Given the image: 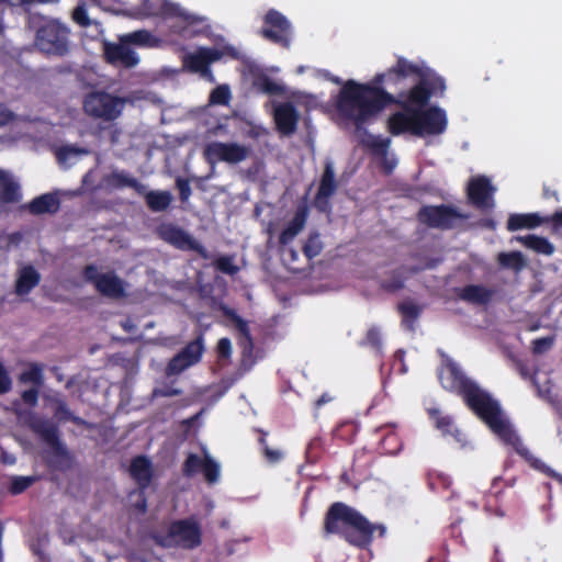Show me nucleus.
Returning <instances> with one entry per match:
<instances>
[{"label": "nucleus", "instance_id": "f257e3e1", "mask_svg": "<svg viewBox=\"0 0 562 562\" xmlns=\"http://www.w3.org/2000/svg\"><path fill=\"white\" fill-rule=\"evenodd\" d=\"M398 75L402 77L417 74L420 81L404 98V109L389 119V128L392 134L409 132L416 136L438 135L447 127L446 112L439 108H429L422 110L428 102L430 95L438 90H445V82L441 78H436L434 85L428 89L429 74H425L418 66L400 58L394 69L389 76Z\"/></svg>", "mask_w": 562, "mask_h": 562}, {"label": "nucleus", "instance_id": "f03ea898", "mask_svg": "<svg viewBox=\"0 0 562 562\" xmlns=\"http://www.w3.org/2000/svg\"><path fill=\"white\" fill-rule=\"evenodd\" d=\"M439 380L447 390L462 394L467 404L490 427V429L506 445L513 446L516 451L531 461L532 465L552 474L538 460H531L529 450L521 443L508 418L501 409L498 403L472 381L468 380L459 367L448 360L439 372Z\"/></svg>", "mask_w": 562, "mask_h": 562}, {"label": "nucleus", "instance_id": "7ed1b4c3", "mask_svg": "<svg viewBox=\"0 0 562 562\" xmlns=\"http://www.w3.org/2000/svg\"><path fill=\"white\" fill-rule=\"evenodd\" d=\"M391 100L392 97L389 93L378 88L358 86L350 81L340 92L338 109L359 127L376 115L384 103Z\"/></svg>", "mask_w": 562, "mask_h": 562}, {"label": "nucleus", "instance_id": "20e7f679", "mask_svg": "<svg viewBox=\"0 0 562 562\" xmlns=\"http://www.w3.org/2000/svg\"><path fill=\"white\" fill-rule=\"evenodd\" d=\"M374 526L356 509L335 503L325 519L326 533H340L351 544L363 547L371 541Z\"/></svg>", "mask_w": 562, "mask_h": 562}, {"label": "nucleus", "instance_id": "39448f33", "mask_svg": "<svg viewBox=\"0 0 562 562\" xmlns=\"http://www.w3.org/2000/svg\"><path fill=\"white\" fill-rule=\"evenodd\" d=\"M126 105V99L105 91H92L82 102L85 113L103 122L117 120Z\"/></svg>", "mask_w": 562, "mask_h": 562}, {"label": "nucleus", "instance_id": "423d86ee", "mask_svg": "<svg viewBox=\"0 0 562 562\" xmlns=\"http://www.w3.org/2000/svg\"><path fill=\"white\" fill-rule=\"evenodd\" d=\"M155 542L164 548L181 547L192 549L201 542V531L196 522L192 520H179L173 522L167 532L153 533Z\"/></svg>", "mask_w": 562, "mask_h": 562}, {"label": "nucleus", "instance_id": "0eeeda50", "mask_svg": "<svg viewBox=\"0 0 562 562\" xmlns=\"http://www.w3.org/2000/svg\"><path fill=\"white\" fill-rule=\"evenodd\" d=\"M224 56L237 58L238 52L235 47L229 45L221 47H200L193 53L186 54L182 61L184 68L193 72H199L203 78L213 82L214 76L209 65L220 60Z\"/></svg>", "mask_w": 562, "mask_h": 562}, {"label": "nucleus", "instance_id": "6e6552de", "mask_svg": "<svg viewBox=\"0 0 562 562\" xmlns=\"http://www.w3.org/2000/svg\"><path fill=\"white\" fill-rule=\"evenodd\" d=\"M36 46L48 55L63 56L68 53V29L55 20L46 21L37 30Z\"/></svg>", "mask_w": 562, "mask_h": 562}, {"label": "nucleus", "instance_id": "1a4fd4ad", "mask_svg": "<svg viewBox=\"0 0 562 562\" xmlns=\"http://www.w3.org/2000/svg\"><path fill=\"white\" fill-rule=\"evenodd\" d=\"M252 155V148L236 142H211L204 148V156L211 164H240Z\"/></svg>", "mask_w": 562, "mask_h": 562}, {"label": "nucleus", "instance_id": "9d476101", "mask_svg": "<svg viewBox=\"0 0 562 562\" xmlns=\"http://www.w3.org/2000/svg\"><path fill=\"white\" fill-rule=\"evenodd\" d=\"M83 276L104 296L120 299L126 295L125 281L113 271L100 272L95 266H87Z\"/></svg>", "mask_w": 562, "mask_h": 562}, {"label": "nucleus", "instance_id": "9b49d317", "mask_svg": "<svg viewBox=\"0 0 562 562\" xmlns=\"http://www.w3.org/2000/svg\"><path fill=\"white\" fill-rule=\"evenodd\" d=\"M156 234L165 243L180 250L196 251L203 258H207V251L191 234L173 223H161L156 228Z\"/></svg>", "mask_w": 562, "mask_h": 562}, {"label": "nucleus", "instance_id": "f8f14e48", "mask_svg": "<svg viewBox=\"0 0 562 562\" xmlns=\"http://www.w3.org/2000/svg\"><path fill=\"white\" fill-rule=\"evenodd\" d=\"M103 54L106 61L115 67L133 68L139 63V57L130 43L121 35L117 42H104Z\"/></svg>", "mask_w": 562, "mask_h": 562}, {"label": "nucleus", "instance_id": "ddd939ff", "mask_svg": "<svg viewBox=\"0 0 562 562\" xmlns=\"http://www.w3.org/2000/svg\"><path fill=\"white\" fill-rule=\"evenodd\" d=\"M204 347L202 338L188 344V346L176 355L166 368V375H178L186 369L196 364L203 355Z\"/></svg>", "mask_w": 562, "mask_h": 562}, {"label": "nucleus", "instance_id": "4468645a", "mask_svg": "<svg viewBox=\"0 0 562 562\" xmlns=\"http://www.w3.org/2000/svg\"><path fill=\"white\" fill-rule=\"evenodd\" d=\"M145 11L149 15H161L165 18H179L187 25L198 24L204 21V18L190 14L179 4L168 0H146Z\"/></svg>", "mask_w": 562, "mask_h": 562}, {"label": "nucleus", "instance_id": "2eb2a0df", "mask_svg": "<svg viewBox=\"0 0 562 562\" xmlns=\"http://www.w3.org/2000/svg\"><path fill=\"white\" fill-rule=\"evenodd\" d=\"M265 23L262 35L274 43L289 47L291 25L286 18L276 10H270L265 16Z\"/></svg>", "mask_w": 562, "mask_h": 562}, {"label": "nucleus", "instance_id": "dca6fc26", "mask_svg": "<svg viewBox=\"0 0 562 562\" xmlns=\"http://www.w3.org/2000/svg\"><path fill=\"white\" fill-rule=\"evenodd\" d=\"M18 417L27 425L36 435L49 446H56L58 441L57 427L48 419L37 416L32 412H16Z\"/></svg>", "mask_w": 562, "mask_h": 562}, {"label": "nucleus", "instance_id": "f3484780", "mask_svg": "<svg viewBox=\"0 0 562 562\" xmlns=\"http://www.w3.org/2000/svg\"><path fill=\"white\" fill-rule=\"evenodd\" d=\"M273 119L278 131L282 135L290 136L296 131L300 114L291 102L276 103Z\"/></svg>", "mask_w": 562, "mask_h": 562}, {"label": "nucleus", "instance_id": "a211bd4d", "mask_svg": "<svg viewBox=\"0 0 562 562\" xmlns=\"http://www.w3.org/2000/svg\"><path fill=\"white\" fill-rule=\"evenodd\" d=\"M495 188L485 177L472 178L468 186L469 199L481 209H491L494 205L493 193Z\"/></svg>", "mask_w": 562, "mask_h": 562}, {"label": "nucleus", "instance_id": "6ab92c4d", "mask_svg": "<svg viewBox=\"0 0 562 562\" xmlns=\"http://www.w3.org/2000/svg\"><path fill=\"white\" fill-rule=\"evenodd\" d=\"M420 222L438 228L452 226L459 215L447 206H425L418 213Z\"/></svg>", "mask_w": 562, "mask_h": 562}, {"label": "nucleus", "instance_id": "aec40b11", "mask_svg": "<svg viewBox=\"0 0 562 562\" xmlns=\"http://www.w3.org/2000/svg\"><path fill=\"white\" fill-rule=\"evenodd\" d=\"M336 190L335 171L333 162L325 164V170L322 176L321 184L316 195L315 203L321 210H325L328 204V199Z\"/></svg>", "mask_w": 562, "mask_h": 562}, {"label": "nucleus", "instance_id": "412c9836", "mask_svg": "<svg viewBox=\"0 0 562 562\" xmlns=\"http://www.w3.org/2000/svg\"><path fill=\"white\" fill-rule=\"evenodd\" d=\"M131 476L138 484L140 490L146 488L154 475V469L150 460L144 456H138L132 460L130 467Z\"/></svg>", "mask_w": 562, "mask_h": 562}, {"label": "nucleus", "instance_id": "4be33fe9", "mask_svg": "<svg viewBox=\"0 0 562 562\" xmlns=\"http://www.w3.org/2000/svg\"><path fill=\"white\" fill-rule=\"evenodd\" d=\"M21 199V190L19 182L14 177L0 169V200L5 203L19 202Z\"/></svg>", "mask_w": 562, "mask_h": 562}, {"label": "nucleus", "instance_id": "5701e85b", "mask_svg": "<svg viewBox=\"0 0 562 562\" xmlns=\"http://www.w3.org/2000/svg\"><path fill=\"white\" fill-rule=\"evenodd\" d=\"M307 218L306 207H300L288 226L282 231L279 241L282 246L290 244L305 227Z\"/></svg>", "mask_w": 562, "mask_h": 562}, {"label": "nucleus", "instance_id": "b1692460", "mask_svg": "<svg viewBox=\"0 0 562 562\" xmlns=\"http://www.w3.org/2000/svg\"><path fill=\"white\" fill-rule=\"evenodd\" d=\"M41 280L40 273L32 266H24L19 270L15 283V292L18 295H25L38 284Z\"/></svg>", "mask_w": 562, "mask_h": 562}, {"label": "nucleus", "instance_id": "393cba45", "mask_svg": "<svg viewBox=\"0 0 562 562\" xmlns=\"http://www.w3.org/2000/svg\"><path fill=\"white\" fill-rule=\"evenodd\" d=\"M59 199L53 193H46L35 198L30 204L29 210L32 214L55 213L59 209Z\"/></svg>", "mask_w": 562, "mask_h": 562}, {"label": "nucleus", "instance_id": "a878e982", "mask_svg": "<svg viewBox=\"0 0 562 562\" xmlns=\"http://www.w3.org/2000/svg\"><path fill=\"white\" fill-rule=\"evenodd\" d=\"M145 201L148 209L153 212H165L173 201V196L169 191H145Z\"/></svg>", "mask_w": 562, "mask_h": 562}, {"label": "nucleus", "instance_id": "bb28decb", "mask_svg": "<svg viewBox=\"0 0 562 562\" xmlns=\"http://www.w3.org/2000/svg\"><path fill=\"white\" fill-rule=\"evenodd\" d=\"M548 222V217L541 218L537 213L529 214H513L507 221V228L509 231H517L521 228H533L540 224Z\"/></svg>", "mask_w": 562, "mask_h": 562}, {"label": "nucleus", "instance_id": "cd10ccee", "mask_svg": "<svg viewBox=\"0 0 562 562\" xmlns=\"http://www.w3.org/2000/svg\"><path fill=\"white\" fill-rule=\"evenodd\" d=\"M108 183L114 188H133L139 194L145 193L146 186L140 183L137 179L133 178L125 171H113L108 177Z\"/></svg>", "mask_w": 562, "mask_h": 562}, {"label": "nucleus", "instance_id": "c85d7f7f", "mask_svg": "<svg viewBox=\"0 0 562 562\" xmlns=\"http://www.w3.org/2000/svg\"><path fill=\"white\" fill-rule=\"evenodd\" d=\"M493 295V292L482 285H468L460 292V297L473 304H485Z\"/></svg>", "mask_w": 562, "mask_h": 562}, {"label": "nucleus", "instance_id": "c756f323", "mask_svg": "<svg viewBox=\"0 0 562 562\" xmlns=\"http://www.w3.org/2000/svg\"><path fill=\"white\" fill-rule=\"evenodd\" d=\"M86 154H88L87 149L72 145H65L56 150L57 160L65 168L72 166L81 156Z\"/></svg>", "mask_w": 562, "mask_h": 562}, {"label": "nucleus", "instance_id": "7c9ffc66", "mask_svg": "<svg viewBox=\"0 0 562 562\" xmlns=\"http://www.w3.org/2000/svg\"><path fill=\"white\" fill-rule=\"evenodd\" d=\"M516 239L524 246L543 255H551L554 251L553 245L543 237L536 235L518 236Z\"/></svg>", "mask_w": 562, "mask_h": 562}, {"label": "nucleus", "instance_id": "2f4dec72", "mask_svg": "<svg viewBox=\"0 0 562 562\" xmlns=\"http://www.w3.org/2000/svg\"><path fill=\"white\" fill-rule=\"evenodd\" d=\"M232 319L235 322L236 328L239 333L238 344L243 349L244 357L250 356L252 352V340L247 323L236 314L232 315Z\"/></svg>", "mask_w": 562, "mask_h": 562}, {"label": "nucleus", "instance_id": "473e14b6", "mask_svg": "<svg viewBox=\"0 0 562 562\" xmlns=\"http://www.w3.org/2000/svg\"><path fill=\"white\" fill-rule=\"evenodd\" d=\"M124 41H127L130 45L144 47H157L160 44V41L146 30L124 34Z\"/></svg>", "mask_w": 562, "mask_h": 562}, {"label": "nucleus", "instance_id": "72a5a7b5", "mask_svg": "<svg viewBox=\"0 0 562 562\" xmlns=\"http://www.w3.org/2000/svg\"><path fill=\"white\" fill-rule=\"evenodd\" d=\"M498 262L501 266L519 271L524 268L525 261L520 252H501L498 255Z\"/></svg>", "mask_w": 562, "mask_h": 562}, {"label": "nucleus", "instance_id": "f704fd0d", "mask_svg": "<svg viewBox=\"0 0 562 562\" xmlns=\"http://www.w3.org/2000/svg\"><path fill=\"white\" fill-rule=\"evenodd\" d=\"M398 310L403 316V324L413 329V322L418 317L420 308L413 302H403L400 304Z\"/></svg>", "mask_w": 562, "mask_h": 562}, {"label": "nucleus", "instance_id": "c9c22d12", "mask_svg": "<svg viewBox=\"0 0 562 562\" xmlns=\"http://www.w3.org/2000/svg\"><path fill=\"white\" fill-rule=\"evenodd\" d=\"M232 99L229 86H217L210 94V104L227 105Z\"/></svg>", "mask_w": 562, "mask_h": 562}, {"label": "nucleus", "instance_id": "e433bc0d", "mask_svg": "<svg viewBox=\"0 0 562 562\" xmlns=\"http://www.w3.org/2000/svg\"><path fill=\"white\" fill-rule=\"evenodd\" d=\"M202 472L209 483H216L220 477V465L210 456L205 454Z\"/></svg>", "mask_w": 562, "mask_h": 562}, {"label": "nucleus", "instance_id": "4c0bfd02", "mask_svg": "<svg viewBox=\"0 0 562 562\" xmlns=\"http://www.w3.org/2000/svg\"><path fill=\"white\" fill-rule=\"evenodd\" d=\"M390 143V138H383L375 135H369L366 139L367 146L380 156H386Z\"/></svg>", "mask_w": 562, "mask_h": 562}, {"label": "nucleus", "instance_id": "58836bf2", "mask_svg": "<svg viewBox=\"0 0 562 562\" xmlns=\"http://www.w3.org/2000/svg\"><path fill=\"white\" fill-rule=\"evenodd\" d=\"M323 250V243L319 238V234H311L306 244L304 245L303 251L308 259H313L318 256Z\"/></svg>", "mask_w": 562, "mask_h": 562}, {"label": "nucleus", "instance_id": "ea45409f", "mask_svg": "<svg viewBox=\"0 0 562 562\" xmlns=\"http://www.w3.org/2000/svg\"><path fill=\"white\" fill-rule=\"evenodd\" d=\"M20 381L22 383H32L37 386L41 385L43 383L42 369L36 364L30 366L29 369L21 373Z\"/></svg>", "mask_w": 562, "mask_h": 562}, {"label": "nucleus", "instance_id": "a19ab883", "mask_svg": "<svg viewBox=\"0 0 562 562\" xmlns=\"http://www.w3.org/2000/svg\"><path fill=\"white\" fill-rule=\"evenodd\" d=\"M36 481L35 476H12L9 491L13 495L21 494Z\"/></svg>", "mask_w": 562, "mask_h": 562}, {"label": "nucleus", "instance_id": "79ce46f5", "mask_svg": "<svg viewBox=\"0 0 562 562\" xmlns=\"http://www.w3.org/2000/svg\"><path fill=\"white\" fill-rule=\"evenodd\" d=\"M55 417L60 420H72L76 424H81L82 420L79 417H76L71 414V412L68 409L66 403L63 400L56 398L55 401Z\"/></svg>", "mask_w": 562, "mask_h": 562}, {"label": "nucleus", "instance_id": "37998d69", "mask_svg": "<svg viewBox=\"0 0 562 562\" xmlns=\"http://www.w3.org/2000/svg\"><path fill=\"white\" fill-rule=\"evenodd\" d=\"M130 505L138 514H144L147 509V501L144 494V490H135L130 494Z\"/></svg>", "mask_w": 562, "mask_h": 562}, {"label": "nucleus", "instance_id": "c03bdc74", "mask_svg": "<svg viewBox=\"0 0 562 562\" xmlns=\"http://www.w3.org/2000/svg\"><path fill=\"white\" fill-rule=\"evenodd\" d=\"M74 21L80 26H89L92 24V19L88 15L86 3H79L72 11Z\"/></svg>", "mask_w": 562, "mask_h": 562}, {"label": "nucleus", "instance_id": "a18cd8bd", "mask_svg": "<svg viewBox=\"0 0 562 562\" xmlns=\"http://www.w3.org/2000/svg\"><path fill=\"white\" fill-rule=\"evenodd\" d=\"M204 459H201L200 457L195 454H190L184 463L183 471L187 475L191 476L202 471Z\"/></svg>", "mask_w": 562, "mask_h": 562}, {"label": "nucleus", "instance_id": "49530a36", "mask_svg": "<svg viewBox=\"0 0 562 562\" xmlns=\"http://www.w3.org/2000/svg\"><path fill=\"white\" fill-rule=\"evenodd\" d=\"M215 266L218 270H221L222 272L228 273V274H234L238 270V268L234 263L233 258L228 257V256L220 257L216 260Z\"/></svg>", "mask_w": 562, "mask_h": 562}, {"label": "nucleus", "instance_id": "de8ad7c7", "mask_svg": "<svg viewBox=\"0 0 562 562\" xmlns=\"http://www.w3.org/2000/svg\"><path fill=\"white\" fill-rule=\"evenodd\" d=\"M553 342H554L553 337L538 338V339L533 340V342H532V351L535 353H543V352L548 351L553 346Z\"/></svg>", "mask_w": 562, "mask_h": 562}, {"label": "nucleus", "instance_id": "09e8293b", "mask_svg": "<svg viewBox=\"0 0 562 562\" xmlns=\"http://www.w3.org/2000/svg\"><path fill=\"white\" fill-rule=\"evenodd\" d=\"M259 86L263 92L269 93V94H277V93H281L283 91V87L280 83L272 81L268 78H263L260 81Z\"/></svg>", "mask_w": 562, "mask_h": 562}, {"label": "nucleus", "instance_id": "8fccbe9b", "mask_svg": "<svg viewBox=\"0 0 562 562\" xmlns=\"http://www.w3.org/2000/svg\"><path fill=\"white\" fill-rule=\"evenodd\" d=\"M282 257H283V262L289 268V270H291V271L299 270V268L294 267V262L299 259V252L295 249H293V248L284 249Z\"/></svg>", "mask_w": 562, "mask_h": 562}, {"label": "nucleus", "instance_id": "3c124183", "mask_svg": "<svg viewBox=\"0 0 562 562\" xmlns=\"http://www.w3.org/2000/svg\"><path fill=\"white\" fill-rule=\"evenodd\" d=\"M260 442L263 446V453L269 462L274 463L282 459V452L280 450L269 448L265 438H261Z\"/></svg>", "mask_w": 562, "mask_h": 562}, {"label": "nucleus", "instance_id": "603ef678", "mask_svg": "<svg viewBox=\"0 0 562 562\" xmlns=\"http://www.w3.org/2000/svg\"><path fill=\"white\" fill-rule=\"evenodd\" d=\"M12 385L11 379L4 369L3 364L0 362V393H7L10 391Z\"/></svg>", "mask_w": 562, "mask_h": 562}, {"label": "nucleus", "instance_id": "864d4df0", "mask_svg": "<svg viewBox=\"0 0 562 562\" xmlns=\"http://www.w3.org/2000/svg\"><path fill=\"white\" fill-rule=\"evenodd\" d=\"M177 187L180 191V199L182 201H187L189 196L191 195V187L188 180H184L182 178L177 179Z\"/></svg>", "mask_w": 562, "mask_h": 562}, {"label": "nucleus", "instance_id": "5fc2aeb1", "mask_svg": "<svg viewBox=\"0 0 562 562\" xmlns=\"http://www.w3.org/2000/svg\"><path fill=\"white\" fill-rule=\"evenodd\" d=\"M367 344L379 349L381 347L380 330L376 327H372L367 334Z\"/></svg>", "mask_w": 562, "mask_h": 562}, {"label": "nucleus", "instance_id": "6e6d98bb", "mask_svg": "<svg viewBox=\"0 0 562 562\" xmlns=\"http://www.w3.org/2000/svg\"><path fill=\"white\" fill-rule=\"evenodd\" d=\"M217 352L221 357L227 358L232 352V344L228 338H222L217 342Z\"/></svg>", "mask_w": 562, "mask_h": 562}, {"label": "nucleus", "instance_id": "4d7b16f0", "mask_svg": "<svg viewBox=\"0 0 562 562\" xmlns=\"http://www.w3.org/2000/svg\"><path fill=\"white\" fill-rule=\"evenodd\" d=\"M14 120V114L4 104L0 103V126H3Z\"/></svg>", "mask_w": 562, "mask_h": 562}, {"label": "nucleus", "instance_id": "13d9d810", "mask_svg": "<svg viewBox=\"0 0 562 562\" xmlns=\"http://www.w3.org/2000/svg\"><path fill=\"white\" fill-rule=\"evenodd\" d=\"M38 398V391L36 389H30L22 393V400L30 404L31 406H35Z\"/></svg>", "mask_w": 562, "mask_h": 562}, {"label": "nucleus", "instance_id": "bf43d9fd", "mask_svg": "<svg viewBox=\"0 0 562 562\" xmlns=\"http://www.w3.org/2000/svg\"><path fill=\"white\" fill-rule=\"evenodd\" d=\"M154 396H176L181 394V391L179 389L173 387H161V389H155L153 392Z\"/></svg>", "mask_w": 562, "mask_h": 562}, {"label": "nucleus", "instance_id": "052dcab7", "mask_svg": "<svg viewBox=\"0 0 562 562\" xmlns=\"http://www.w3.org/2000/svg\"><path fill=\"white\" fill-rule=\"evenodd\" d=\"M438 429L442 430L443 434L449 432V428H452V420L450 417H438L436 420Z\"/></svg>", "mask_w": 562, "mask_h": 562}, {"label": "nucleus", "instance_id": "680f3d73", "mask_svg": "<svg viewBox=\"0 0 562 562\" xmlns=\"http://www.w3.org/2000/svg\"><path fill=\"white\" fill-rule=\"evenodd\" d=\"M19 240V234L2 235L0 236V247H9L11 244H18Z\"/></svg>", "mask_w": 562, "mask_h": 562}, {"label": "nucleus", "instance_id": "e2e57ef3", "mask_svg": "<svg viewBox=\"0 0 562 562\" xmlns=\"http://www.w3.org/2000/svg\"><path fill=\"white\" fill-rule=\"evenodd\" d=\"M548 222H552L554 228H562V210L548 217Z\"/></svg>", "mask_w": 562, "mask_h": 562}, {"label": "nucleus", "instance_id": "0e129e2a", "mask_svg": "<svg viewBox=\"0 0 562 562\" xmlns=\"http://www.w3.org/2000/svg\"><path fill=\"white\" fill-rule=\"evenodd\" d=\"M1 461L5 464H14L15 463V457L9 453L3 452L1 454Z\"/></svg>", "mask_w": 562, "mask_h": 562}, {"label": "nucleus", "instance_id": "69168bd1", "mask_svg": "<svg viewBox=\"0 0 562 562\" xmlns=\"http://www.w3.org/2000/svg\"><path fill=\"white\" fill-rule=\"evenodd\" d=\"M333 400L331 396H329L328 394H323L317 401H316V407H319L322 406L323 404L325 403H328Z\"/></svg>", "mask_w": 562, "mask_h": 562}, {"label": "nucleus", "instance_id": "338daca9", "mask_svg": "<svg viewBox=\"0 0 562 562\" xmlns=\"http://www.w3.org/2000/svg\"><path fill=\"white\" fill-rule=\"evenodd\" d=\"M452 435L457 441L462 442V438H461L462 434L458 429H456Z\"/></svg>", "mask_w": 562, "mask_h": 562}, {"label": "nucleus", "instance_id": "774afa93", "mask_svg": "<svg viewBox=\"0 0 562 562\" xmlns=\"http://www.w3.org/2000/svg\"><path fill=\"white\" fill-rule=\"evenodd\" d=\"M123 326L128 331L134 328V325L131 322H128V321H126Z\"/></svg>", "mask_w": 562, "mask_h": 562}]
</instances>
